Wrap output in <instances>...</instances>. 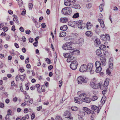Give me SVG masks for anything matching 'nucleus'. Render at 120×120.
Instances as JSON below:
<instances>
[{
    "label": "nucleus",
    "mask_w": 120,
    "mask_h": 120,
    "mask_svg": "<svg viewBox=\"0 0 120 120\" xmlns=\"http://www.w3.org/2000/svg\"><path fill=\"white\" fill-rule=\"evenodd\" d=\"M72 9L70 7H66L62 10V14L66 15H70L72 13Z\"/></svg>",
    "instance_id": "nucleus-1"
},
{
    "label": "nucleus",
    "mask_w": 120,
    "mask_h": 120,
    "mask_svg": "<svg viewBox=\"0 0 120 120\" xmlns=\"http://www.w3.org/2000/svg\"><path fill=\"white\" fill-rule=\"evenodd\" d=\"M72 44L71 42H67L64 44L63 46V48L64 50H70L72 49Z\"/></svg>",
    "instance_id": "nucleus-2"
},
{
    "label": "nucleus",
    "mask_w": 120,
    "mask_h": 120,
    "mask_svg": "<svg viewBox=\"0 0 120 120\" xmlns=\"http://www.w3.org/2000/svg\"><path fill=\"white\" fill-rule=\"evenodd\" d=\"M101 85V83H97L96 82H90V86L94 89H98L100 88Z\"/></svg>",
    "instance_id": "nucleus-3"
},
{
    "label": "nucleus",
    "mask_w": 120,
    "mask_h": 120,
    "mask_svg": "<svg viewBox=\"0 0 120 120\" xmlns=\"http://www.w3.org/2000/svg\"><path fill=\"white\" fill-rule=\"evenodd\" d=\"M88 80L87 79H84L82 76H79L77 79L78 83L79 84H81L83 82L86 83L87 82Z\"/></svg>",
    "instance_id": "nucleus-4"
},
{
    "label": "nucleus",
    "mask_w": 120,
    "mask_h": 120,
    "mask_svg": "<svg viewBox=\"0 0 120 120\" xmlns=\"http://www.w3.org/2000/svg\"><path fill=\"white\" fill-rule=\"evenodd\" d=\"M77 24L78 28L81 29H83L85 28L86 24L82 22V20H80L77 22Z\"/></svg>",
    "instance_id": "nucleus-5"
},
{
    "label": "nucleus",
    "mask_w": 120,
    "mask_h": 120,
    "mask_svg": "<svg viewBox=\"0 0 120 120\" xmlns=\"http://www.w3.org/2000/svg\"><path fill=\"white\" fill-rule=\"evenodd\" d=\"M100 37L101 40L104 41H109L110 40L109 36L108 34H106L105 35L101 34L100 35Z\"/></svg>",
    "instance_id": "nucleus-6"
},
{
    "label": "nucleus",
    "mask_w": 120,
    "mask_h": 120,
    "mask_svg": "<svg viewBox=\"0 0 120 120\" xmlns=\"http://www.w3.org/2000/svg\"><path fill=\"white\" fill-rule=\"evenodd\" d=\"M78 65L77 61H75L74 62L71 63L70 65V67L72 69L75 70L76 69Z\"/></svg>",
    "instance_id": "nucleus-7"
},
{
    "label": "nucleus",
    "mask_w": 120,
    "mask_h": 120,
    "mask_svg": "<svg viewBox=\"0 0 120 120\" xmlns=\"http://www.w3.org/2000/svg\"><path fill=\"white\" fill-rule=\"evenodd\" d=\"M87 65L84 64H83L80 66L79 71L82 72H87Z\"/></svg>",
    "instance_id": "nucleus-8"
},
{
    "label": "nucleus",
    "mask_w": 120,
    "mask_h": 120,
    "mask_svg": "<svg viewBox=\"0 0 120 120\" xmlns=\"http://www.w3.org/2000/svg\"><path fill=\"white\" fill-rule=\"evenodd\" d=\"M72 56H70L69 57L67 58V60L68 62H74L75 61H76V58L75 57Z\"/></svg>",
    "instance_id": "nucleus-9"
},
{
    "label": "nucleus",
    "mask_w": 120,
    "mask_h": 120,
    "mask_svg": "<svg viewBox=\"0 0 120 120\" xmlns=\"http://www.w3.org/2000/svg\"><path fill=\"white\" fill-rule=\"evenodd\" d=\"M113 58L112 57L110 58L109 60V67L111 69H113Z\"/></svg>",
    "instance_id": "nucleus-10"
},
{
    "label": "nucleus",
    "mask_w": 120,
    "mask_h": 120,
    "mask_svg": "<svg viewBox=\"0 0 120 120\" xmlns=\"http://www.w3.org/2000/svg\"><path fill=\"white\" fill-rule=\"evenodd\" d=\"M77 22L74 21H70L68 22V25L69 26L75 28L77 24Z\"/></svg>",
    "instance_id": "nucleus-11"
},
{
    "label": "nucleus",
    "mask_w": 120,
    "mask_h": 120,
    "mask_svg": "<svg viewBox=\"0 0 120 120\" xmlns=\"http://www.w3.org/2000/svg\"><path fill=\"white\" fill-rule=\"evenodd\" d=\"M86 94L85 93L81 94H80L79 97L80 100H81L82 101H83L84 100V99L86 97Z\"/></svg>",
    "instance_id": "nucleus-12"
},
{
    "label": "nucleus",
    "mask_w": 120,
    "mask_h": 120,
    "mask_svg": "<svg viewBox=\"0 0 120 120\" xmlns=\"http://www.w3.org/2000/svg\"><path fill=\"white\" fill-rule=\"evenodd\" d=\"M87 72H88L92 69L93 64L92 63H89L87 65Z\"/></svg>",
    "instance_id": "nucleus-13"
},
{
    "label": "nucleus",
    "mask_w": 120,
    "mask_h": 120,
    "mask_svg": "<svg viewBox=\"0 0 120 120\" xmlns=\"http://www.w3.org/2000/svg\"><path fill=\"white\" fill-rule=\"evenodd\" d=\"M71 52L73 53L72 56L74 55H77L80 53V51L79 50L74 49H71Z\"/></svg>",
    "instance_id": "nucleus-14"
},
{
    "label": "nucleus",
    "mask_w": 120,
    "mask_h": 120,
    "mask_svg": "<svg viewBox=\"0 0 120 120\" xmlns=\"http://www.w3.org/2000/svg\"><path fill=\"white\" fill-rule=\"evenodd\" d=\"M102 68L101 67H99L96 68V69L95 70V71L96 72L98 73H100V75L102 76L103 74V72H101L100 73L101 71Z\"/></svg>",
    "instance_id": "nucleus-15"
},
{
    "label": "nucleus",
    "mask_w": 120,
    "mask_h": 120,
    "mask_svg": "<svg viewBox=\"0 0 120 120\" xmlns=\"http://www.w3.org/2000/svg\"><path fill=\"white\" fill-rule=\"evenodd\" d=\"M109 79L108 78L105 79L104 84V87H106L108 86L109 84Z\"/></svg>",
    "instance_id": "nucleus-16"
},
{
    "label": "nucleus",
    "mask_w": 120,
    "mask_h": 120,
    "mask_svg": "<svg viewBox=\"0 0 120 120\" xmlns=\"http://www.w3.org/2000/svg\"><path fill=\"white\" fill-rule=\"evenodd\" d=\"M94 45L95 46L98 47L100 44V40L98 38L96 39L94 42Z\"/></svg>",
    "instance_id": "nucleus-17"
},
{
    "label": "nucleus",
    "mask_w": 120,
    "mask_h": 120,
    "mask_svg": "<svg viewBox=\"0 0 120 120\" xmlns=\"http://www.w3.org/2000/svg\"><path fill=\"white\" fill-rule=\"evenodd\" d=\"M98 21L99 22L102 28H104L105 25L103 20L101 19H98Z\"/></svg>",
    "instance_id": "nucleus-18"
},
{
    "label": "nucleus",
    "mask_w": 120,
    "mask_h": 120,
    "mask_svg": "<svg viewBox=\"0 0 120 120\" xmlns=\"http://www.w3.org/2000/svg\"><path fill=\"white\" fill-rule=\"evenodd\" d=\"M72 52H70L64 53H63V56L65 58H68L70 56H72Z\"/></svg>",
    "instance_id": "nucleus-19"
},
{
    "label": "nucleus",
    "mask_w": 120,
    "mask_h": 120,
    "mask_svg": "<svg viewBox=\"0 0 120 120\" xmlns=\"http://www.w3.org/2000/svg\"><path fill=\"white\" fill-rule=\"evenodd\" d=\"M91 109L95 112L97 111L98 109L97 106L95 105H90Z\"/></svg>",
    "instance_id": "nucleus-20"
},
{
    "label": "nucleus",
    "mask_w": 120,
    "mask_h": 120,
    "mask_svg": "<svg viewBox=\"0 0 120 120\" xmlns=\"http://www.w3.org/2000/svg\"><path fill=\"white\" fill-rule=\"evenodd\" d=\"M60 22L63 23H66L68 21V19L66 17L61 18L60 19Z\"/></svg>",
    "instance_id": "nucleus-21"
},
{
    "label": "nucleus",
    "mask_w": 120,
    "mask_h": 120,
    "mask_svg": "<svg viewBox=\"0 0 120 120\" xmlns=\"http://www.w3.org/2000/svg\"><path fill=\"white\" fill-rule=\"evenodd\" d=\"M72 5L73 8L75 9H79L81 8L80 5L77 4H73Z\"/></svg>",
    "instance_id": "nucleus-22"
},
{
    "label": "nucleus",
    "mask_w": 120,
    "mask_h": 120,
    "mask_svg": "<svg viewBox=\"0 0 120 120\" xmlns=\"http://www.w3.org/2000/svg\"><path fill=\"white\" fill-rule=\"evenodd\" d=\"M92 101L91 98L89 97H86L83 101L86 103H90Z\"/></svg>",
    "instance_id": "nucleus-23"
},
{
    "label": "nucleus",
    "mask_w": 120,
    "mask_h": 120,
    "mask_svg": "<svg viewBox=\"0 0 120 120\" xmlns=\"http://www.w3.org/2000/svg\"><path fill=\"white\" fill-rule=\"evenodd\" d=\"M74 101L75 102L78 103H80L82 102L81 100L80 99L79 97L75 98Z\"/></svg>",
    "instance_id": "nucleus-24"
},
{
    "label": "nucleus",
    "mask_w": 120,
    "mask_h": 120,
    "mask_svg": "<svg viewBox=\"0 0 120 120\" xmlns=\"http://www.w3.org/2000/svg\"><path fill=\"white\" fill-rule=\"evenodd\" d=\"M83 38H80L76 42V43L78 44H79L81 45L82 44L83 42Z\"/></svg>",
    "instance_id": "nucleus-25"
},
{
    "label": "nucleus",
    "mask_w": 120,
    "mask_h": 120,
    "mask_svg": "<svg viewBox=\"0 0 120 120\" xmlns=\"http://www.w3.org/2000/svg\"><path fill=\"white\" fill-rule=\"evenodd\" d=\"M93 33L91 31H88L86 32V35L88 37H91L93 35Z\"/></svg>",
    "instance_id": "nucleus-26"
},
{
    "label": "nucleus",
    "mask_w": 120,
    "mask_h": 120,
    "mask_svg": "<svg viewBox=\"0 0 120 120\" xmlns=\"http://www.w3.org/2000/svg\"><path fill=\"white\" fill-rule=\"evenodd\" d=\"M64 115L65 117L71 116V113L68 111H65Z\"/></svg>",
    "instance_id": "nucleus-27"
},
{
    "label": "nucleus",
    "mask_w": 120,
    "mask_h": 120,
    "mask_svg": "<svg viewBox=\"0 0 120 120\" xmlns=\"http://www.w3.org/2000/svg\"><path fill=\"white\" fill-rule=\"evenodd\" d=\"M91 24L89 22H88L86 24V27L87 30H90L91 28Z\"/></svg>",
    "instance_id": "nucleus-28"
},
{
    "label": "nucleus",
    "mask_w": 120,
    "mask_h": 120,
    "mask_svg": "<svg viewBox=\"0 0 120 120\" xmlns=\"http://www.w3.org/2000/svg\"><path fill=\"white\" fill-rule=\"evenodd\" d=\"M68 29V27L66 25H64L60 28V30L63 31H66Z\"/></svg>",
    "instance_id": "nucleus-29"
},
{
    "label": "nucleus",
    "mask_w": 120,
    "mask_h": 120,
    "mask_svg": "<svg viewBox=\"0 0 120 120\" xmlns=\"http://www.w3.org/2000/svg\"><path fill=\"white\" fill-rule=\"evenodd\" d=\"M66 35V33L65 32H61L60 33L59 37H64Z\"/></svg>",
    "instance_id": "nucleus-30"
},
{
    "label": "nucleus",
    "mask_w": 120,
    "mask_h": 120,
    "mask_svg": "<svg viewBox=\"0 0 120 120\" xmlns=\"http://www.w3.org/2000/svg\"><path fill=\"white\" fill-rule=\"evenodd\" d=\"M30 100L29 96L28 95H26L25 96V101L26 102H28Z\"/></svg>",
    "instance_id": "nucleus-31"
},
{
    "label": "nucleus",
    "mask_w": 120,
    "mask_h": 120,
    "mask_svg": "<svg viewBox=\"0 0 120 120\" xmlns=\"http://www.w3.org/2000/svg\"><path fill=\"white\" fill-rule=\"evenodd\" d=\"M83 109L84 110H85V111L87 114H89L90 113L91 110L87 108L84 107L83 108Z\"/></svg>",
    "instance_id": "nucleus-32"
},
{
    "label": "nucleus",
    "mask_w": 120,
    "mask_h": 120,
    "mask_svg": "<svg viewBox=\"0 0 120 120\" xmlns=\"http://www.w3.org/2000/svg\"><path fill=\"white\" fill-rule=\"evenodd\" d=\"M94 31L95 33L98 35L101 32L99 28H96Z\"/></svg>",
    "instance_id": "nucleus-33"
},
{
    "label": "nucleus",
    "mask_w": 120,
    "mask_h": 120,
    "mask_svg": "<svg viewBox=\"0 0 120 120\" xmlns=\"http://www.w3.org/2000/svg\"><path fill=\"white\" fill-rule=\"evenodd\" d=\"M96 54L98 56H100L101 54V51L99 49H97L96 51Z\"/></svg>",
    "instance_id": "nucleus-34"
},
{
    "label": "nucleus",
    "mask_w": 120,
    "mask_h": 120,
    "mask_svg": "<svg viewBox=\"0 0 120 120\" xmlns=\"http://www.w3.org/2000/svg\"><path fill=\"white\" fill-rule=\"evenodd\" d=\"M101 64L100 62L98 61H97L95 63V65L96 68L101 67Z\"/></svg>",
    "instance_id": "nucleus-35"
},
{
    "label": "nucleus",
    "mask_w": 120,
    "mask_h": 120,
    "mask_svg": "<svg viewBox=\"0 0 120 120\" xmlns=\"http://www.w3.org/2000/svg\"><path fill=\"white\" fill-rule=\"evenodd\" d=\"M79 16V13H74L72 16V18H77Z\"/></svg>",
    "instance_id": "nucleus-36"
},
{
    "label": "nucleus",
    "mask_w": 120,
    "mask_h": 120,
    "mask_svg": "<svg viewBox=\"0 0 120 120\" xmlns=\"http://www.w3.org/2000/svg\"><path fill=\"white\" fill-rule=\"evenodd\" d=\"M106 97L105 96H103L101 100V102L102 104H103L105 102V100H106Z\"/></svg>",
    "instance_id": "nucleus-37"
},
{
    "label": "nucleus",
    "mask_w": 120,
    "mask_h": 120,
    "mask_svg": "<svg viewBox=\"0 0 120 120\" xmlns=\"http://www.w3.org/2000/svg\"><path fill=\"white\" fill-rule=\"evenodd\" d=\"M100 48L101 50H105L106 49V47L104 45H100Z\"/></svg>",
    "instance_id": "nucleus-38"
},
{
    "label": "nucleus",
    "mask_w": 120,
    "mask_h": 120,
    "mask_svg": "<svg viewBox=\"0 0 120 120\" xmlns=\"http://www.w3.org/2000/svg\"><path fill=\"white\" fill-rule=\"evenodd\" d=\"M55 120H63L62 117L60 116L57 115L55 117Z\"/></svg>",
    "instance_id": "nucleus-39"
},
{
    "label": "nucleus",
    "mask_w": 120,
    "mask_h": 120,
    "mask_svg": "<svg viewBox=\"0 0 120 120\" xmlns=\"http://www.w3.org/2000/svg\"><path fill=\"white\" fill-rule=\"evenodd\" d=\"M13 21H15V22L18 25L19 24V22L18 19V17L17 18H13Z\"/></svg>",
    "instance_id": "nucleus-40"
},
{
    "label": "nucleus",
    "mask_w": 120,
    "mask_h": 120,
    "mask_svg": "<svg viewBox=\"0 0 120 120\" xmlns=\"http://www.w3.org/2000/svg\"><path fill=\"white\" fill-rule=\"evenodd\" d=\"M71 109L72 111H76L77 110L78 108L75 106L72 107L71 108Z\"/></svg>",
    "instance_id": "nucleus-41"
},
{
    "label": "nucleus",
    "mask_w": 120,
    "mask_h": 120,
    "mask_svg": "<svg viewBox=\"0 0 120 120\" xmlns=\"http://www.w3.org/2000/svg\"><path fill=\"white\" fill-rule=\"evenodd\" d=\"M68 2L65 1L64 3V4L66 6H69L71 5L70 2L68 1Z\"/></svg>",
    "instance_id": "nucleus-42"
},
{
    "label": "nucleus",
    "mask_w": 120,
    "mask_h": 120,
    "mask_svg": "<svg viewBox=\"0 0 120 120\" xmlns=\"http://www.w3.org/2000/svg\"><path fill=\"white\" fill-rule=\"evenodd\" d=\"M112 69H111L110 68H108L107 69L106 71V72L107 74H108V75H110V74H111V72L110 71H111Z\"/></svg>",
    "instance_id": "nucleus-43"
},
{
    "label": "nucleus",
    "mask_w": 120,
    "mask_h": 120,
    "mask_svg": "<svg viewBox=\"0 0 120 120\" xmlns=\"http://www.w3.org/2000/svg\"><path fill=\"white\" fill-rule=\"evenodd\" d=\"M73 118L71 116L65 117V120H73Z\"/></svg>",
    "instance_id": "nucleus-44"
},
{
    "label": "nucleus",
    "mask_w": 120,
    "mask_h": 120,
    "mask_svg": "<svg viewBox=\"0 0 120 120\" xmlns=\"http://www.w3.org/2000/svg\"><path fill=\"white\" fill-rule=\"evenodd\" d=\"M18 3L19 7H21L22 6L23 2L21 0H19Z\"/></svg>",
    "instance_id": "nucleus-45"
},
{
    "label": "nucleus",
    "mask_w": 120,
    "mask_h": 120,
    "mask_svg": "<svg viewBox=\"0 0 120 120\" xmlns=\"http://www.w3.org/2000/svg\"><path fill=\"white\" fill-rule=\"evenodd\" d=\"M19 77L20 78V79L22 81H23L24 79V76L22 75H20L19 76Z\"/></svg>",
    "instance_id": "nucleus-46"
},
{
    "label": "nucleus",
    "mask_w": 120,
    "mask_h": 120,
    "mask_svg": "<svg viewBox=\"0 0 120 120\" xmlns=\"http://www.w3.org/2000/svg\"><path fill=\"white\" fill-rule=\"evenodd\" d=\"M10 115L8 114H7L5 117V119L6 120H10V119L9 118Z\"/></svg>",
    "instance_id": "nucleus-47"
},
{
    "label": "nucleus",
    "mask_w": 120,
    "mask_h": 120,
    "mask_svg": "<svg viewBox=\"0 0 120 120\" xmlns=\"http://www.w3.org/2000/svg\"><path fill=\"white\" fill-rule=\"evenodd\" d=\"M33 4L32 3H30L29 4V9H31L33 8Z\"/></svg>",
    "instance_id": "nucleus-48"
},
{
    "label": "nucleus",
    "mask_w": 120,
    "mask_h": 120,
    "mask_svg": "<svg viewBox=\"0 0 120 120\" xmlns=\"http://www.w3.org/2000/svg\"><path fill=\"white\" fill-rule=\"evenodd\" d=\"M98 98L96 96H94L92 97V101H95Z\"/></svg>",
    "instance_id": "nucleus-49"
},
{
    "label": "nucleus",
    "mask_w": 120,
    "mask_h": 120,
    "mask_svg": "<svg viewBox=\"0 0 120 120\" xmlns=\"http://www.w3.org/2000/svg\"><path fill=\"white\" fill-rule=\"evenodd\" d=\"M4 106V104L1 102H0V107L3 108Z\"/></svg>",
    "instance_id": "nucleus-50"
},
{
    "label": "nucleus",
    "mask_w": 120,
    "mask_h": 120,
    "mask_svg": "<svg viewBox=\"0 0 120 120\" xmlns=\"http://www.w3.org/2000/svg\"><path fill=\"white\" fill-rule=\"evenodd\" d=\"M26 13V11L24 9L23 11L22 12V13H21V15H25Z\"/></svg>",
    "instance_id": "nucleus-51"
},
{
    "label": "nucleus",
    "mask_w": 120,
    "mask_h": 120,
    "mask_svg": "<svg viewBox=\"0 0 120 120\" xmlns=\"http://www.w3.org/2000/svg\"><path fill=\"white\" fill-rule=\"evenodd\" d=\"M102 63V65L103 66H105L106 64V60H105L104 61H103L101 62Z\"/></svg>",
    "instance_id": "nucleus-52"
},
{
    "label": "nucleus",
    "mask_w": 120,
    "mask_h": 120,
    "mask_svg": "<svg viewBox=\"0 0 120 120\" xmlns=\"http://www.w3.org/2000/svg\"><path fill=\"white\" fill-rule=\"evenodd\" d=\"M78 119L79 120H83V118L81 116L79 115H78Z\"/></svg>",
    "instance_id": "nucleus-53"
},
{
    "label": "nucleus",
    "mask_w": 120,
    "mask_h": 120,
    "mask_svg": "<svg viewBox=\"0 0 120 120\" xmlns=\"http://www.w3.org/2000/svg\"><path fill=\"white\" fill-rule=\"evenodd\" d=\"M2 29L4 31L6 32L8 30V28L7 27H3Z\"/></svg>",
    "instance_id": "nucleus-54"
},
{
    "label": "nucleus",
    "mask_w": 120,
    "mask_h": 120,
    "mask_svg": "<svg viewBox=\"0 0 120 120\" xmlns=\"http://www.w3.org/2000/svg\"><path fill=\"white\" fill-rule=\"evenodd\" d=\"M100 59L101 62L103 61H104L105 60H106L105 58V57H100Z\"/></svg>",
    "instance_id": "nucleus-55"
},
{
    "label": "nucleus",
    "mask_w": 120,
    "mask_h": 120,
    "mask_svg": "<svg viewBox=\"0 0 120 120\" xmlns=\"http://www.w3.org/2000/svg\"><path fill=\"white\" fill-rule=\"evenodd\" d=\"M86 7L87 8H90L91 7V4H89L86 5Z\"/></svg>",
    "instance_id": "nucleus-56"
},
{
    "label": "nucleus",
    "mask_w": 120,
    "mask_h": 120,
    "mask_svg": "<svg viewBox=\"0 0 120 120\" xmlns=\"http://www.w3.org/2000/svg\"><path fill=\"white\" fill-rule=\"evenodd\" d=\"M42 108V106H40L38 107L37 108V110L38 111H39L41 110Z\"/></svg>",
    "instance_id": "nucleus-57"
},
{
    "label": "nucleus",
    "mask_w": 120,
    "mask_h": 120,
    "mask_svg": "<svg viewBox=\"0 0 120 120\" xmlns=\"http://www.w3.org/2000/svg\"><path fill=\"white\" fill-rule=\"evenodd\" d=\"M100 11L101 12L102 11L103 9H102V5L101 4H100Z\"/></svg>",
    "instance_id": "nucleus-58"
},
{
    "label": "nucleus",
    "mask_w": 120,
    "mask_h": 120,
    "mask_svg": "<svg viewBox=\"0 0 120 120\" xmlns=\"http://www.w3.org/2000/svg\"><path fill=\"white\" fill-rule=\"evenodd\" d=\"M19 30L22 32H23L24 31V28L22 27H21L20 28Z\"/></svg>",
    "instance_id": "nucleus-59"
},
{
    "label": "nucleus",
    "mask_w": 120,
    "mask_h": 120,
    "mask_svg": "<svg viewBox=\"0 0 120 120\" xmlns=\"http://www.w3.org/2000/svg\"><path fill=\"white\" fill-rule=\"evenodd\" d=\"M26 33L27 34H29L30 33V31L29 30H27L25 31Z\"/></svg>",
    "instance_id": "nucleus-60"
},
{
    "label": "nucleus",
    "mask_w": 120,
    "mask_h": 120,
    "mask_svg": "<svg viewBox=\"0 0 120 120\" xmlns=\"http://www.w3.org/2000/svg\"><path fill=\"white\" fill-rule=\"evenodd\" d=\"M46 62L48 64H50L51 61L49 58H46Z\"/></svg>",
    "instance_id": "nucleus-61"
},
{
    "label": "nucleus",
    "mask_w": 120,
    "mask_h": 120,
    "mask_svg": "<svg viewBox=\"0 0 120 120\" xmlns=\"http://www.w3.org/2000/svg\"><path fill=\"white\" fill-rule=\"evenodd\" d=\"M62 80H60L59 81V86L60 87L62 85Z\"/></svg>",
    "instance_id": "nucleus-62"
},
{
    "label": "nucleus",
    "mask_w": 120,
    "mask_h": 120,
    "mask_svg": "<svg viewBox=\"0 0 120 120\" xmlns=\"http://www.w3.org/2000/svg\"><path fill=\"white\" fill-rule=\"evenodd\" d=\"M42 27L43 28H44L45 27L46 25L45 23H42L41 24Z\"/></svg>",
    "instance_id": "nucleus-63"
},
{
    "label": "nucleus",
    "mask_w": 120,
    "mask_h": 120,
    "mask_svg": "<svg viewBox=\"0 0 120 120\" xmlns=\"http://www.w3.org/2000/svg\"><path fill=\"white\" fill-rule=\"evenodd\" d=\"M19 70L21 72H23L24 71V69L22 68H20Z\"/></svg>",
    "instance_id": "nucleus-64"
}]
</instances>
